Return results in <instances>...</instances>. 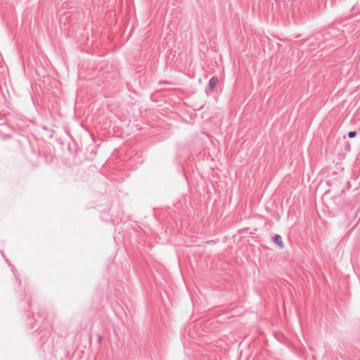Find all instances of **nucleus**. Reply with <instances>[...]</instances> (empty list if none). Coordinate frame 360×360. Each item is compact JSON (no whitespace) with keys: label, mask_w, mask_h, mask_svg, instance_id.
<instances>
[{"label":"nucleus","mask_w":360,"mask_h":360,"mask_svg":"<svg viewBox=\"0 0 360 360\" xmlns=\"http://www.w3.org/2000/svg\"><path fill=\"white\" fill-rule=\"evenodd\" d=\"M219 82V78L217 76H213L209 80V89L205 90L207 95L212 92Z\"/></svg>","instance_id":"nucleus-1"},{"label":"nucleus","mask_w":360,"mask_h":360,"mask_svg":"<svg viewBox=\"0 0 360 360\" xmlns=\"http://www.w3.org/2000/svg\"><path fill=\"white\" fill-rule=\"evenodd\" d=\"M356 136V131H352L348 133V137L350 139L354 138Z\"/></svg>","instance_id":"nucleus-3"},{"label":"nucleus","mask_w":360,"mask_h":360,"mask_svg":"<svg viewBox=\"0 0 360 360\" xmlns=\"http://www.w3.org/2000/svg\"><path fill=\"white\" fill-rule=\"evenodd\" d=\"M97 341H98V343H101L102 341V338L101 336H98Z\"/></svg>","instance_id":"nucleus-4"},{"label":"nucleus","mask_w":360,"mask_h":360,"mask_svg":"<svg viewBox=\"0 0 360 360\" xmlns=\"http://www.w3.org/2000/svg\"><path fill=\"white\" fill-rule=\"evenodd\" d=\"M273 241L279 246V248H283V243L282 240V238L280 235L276 234L273 238Z\"/></svg>","instance_id":"nucleus-2"}]
</instances>
